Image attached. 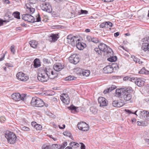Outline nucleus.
Wrapping results in <instances>:
<instances>
[{
  "label": "nucleus",
  "instance_id": "1",
  "mask_svg": "<svg viewBox=\"0 0 149 149\" xmlns=\"http://www.w3.org/2000/svg\"><path fill=\"white\" fill-rule=\"evenodd\" d=\"M31 104L32 106L36 107H42L44 106L47 107L48 106L47 104L45 103L41 99L37 97L32 98Z\"/></svg>",
  "mask_w": 149,
  "mask_h": 149
},
{
  "label": "nucleus",
  "instance_id": "2",
  "mask_svg": "<svg viewBox=\"0 0 149 149\" xmlns=\"http://www.w3.org/2000/svg\"><path fill=\"white\" fill-rule=\"evenodd\" d=\"M5 137L7 139L9 143L14 144L17 139L16 135L13 132L7 131L5 133Z\"/></svg>",
  "mask_w": 149,
  "mask_h": 149
},
{
  "label": "nucleus",
  "instance_id": "3",
  "mask_svg": "<svg viewBox=\"0 0 149 149\" xmlns=\"http://www.w3.org/2000/svg\"><path fill=\"white\" fill-rule=\"evenodd\" d=\"M48 78L53 79L57 77V74L55 72L53 71L52 69L50 68L49 66L46 68L45 70L43 71Z\"/></svg>",
  "mask_w": 149,
  "mask_h": 149
},
{
  "label": "nucleus",
  "instance_id": "4",
  "mask_svg": "<svg viewBox=\"0 0 149 149\" xmlns=\"http://www.w3.org/2000/svg\"><path fill=\"white\" fill-rule=\"evenodd\" d=\"M132 92V89L131 87H129L125 89L123 93L122 97H123L124 100L126 101H129L132 98L131 93Z\"/></svg>",
  "mask_w": 149,
  "mask_h": 149
},
{
  "label": "nucleus",
  "instance_id": "5",
  "mask_svg": "<svg viewBox=\"0 0 149 149\" xmlns=\"http://www.w3.org/2000/svg\"><path fill=\"white\" fill-rule=\"evenodd\" d=\"M98 47L102 52L105 53L106 54L108 52H109V54H112L113 53L112 50L104 43H100L98 45Z\"/></svg>",
  "mask_w": 149,
  "mask_h": 149
},
{
  "label": "nucleus",
  "instance_id": "6",
  "mask_svg": "<svg viewBox=\"0 0 149 149\" xmlns=\"http://www.w3.org/2000/svg\"><path fill=\"white\" fill-rule=\"evenodd\" d=\"M131 81L134 82L138 86L141 87L143 86L146 81V79L143 78H137L132 77Z\"/></svg>",
  "mask_w": 149,
  "mask_h": 149
},
{
  "label": "nucleus",
  "instance_id": "7",
  "mask_svg": "<svg viewBox=\"0 0 149 149\" xmlns=\"http://www.w3.org/2000/svg\"><path fill=\"white\" fill-rule=\"evenodd\" d=\"M142 41L143 43L142 44L141 49L145 52L149 51V37L143 38Z\"/></svg>",
  "mask_w": 149,
  "mask_h": 149
},
{
  "label": "nucleus",
  "instance_id": "8",
  "mask_svg": "<svg viewBox=\"0 0 149 149\" xmlns=\"http://www.w3.org/2000/svg\"><path fill=\"white\" fill-rule=\"evenodd\" d=\"M41 8L43 10L48 13H51L52 11L51 5L47 2H43L40 6Z\"/></svg>",
  "mask_w": 149,
  "mask_h": 149
},
{
  "label": "nucleus",
  "instance_id": "9",
  "mask_svg": "<svg viewBox=\"0 0 149 149\" xmlns=\"http://www.w3.org/2000/svg\"><path fill=\"white\" fill-rule=\"evenodd\" d=\"M11 97L14 100L17 101L22 100H24L25 97L24 94H22L20 95L19 93H15L13 94L11 96Z\"/></svg>",
  "mask_w": 149,
  "mask_h": 149
},
{
  "label": "nucleus",
  "instance_id": "10",
  "mask_svg": "<svg viewBox=\"0 0 149 149\" xmlns=\"http://www.w3.org/2000/svg\"><path fill=\"white\" fill-rule=\"evenodd\" d=\"M67 41L68 43L71 44L72 46H74L77 41L79 39L78 37L72 36V35H69L67 37Z\"/></svg>",
  "mask_w": 149,
  "mask_h": 149
},
{
  "label": "nucleus",
  "instance_id": "11",
  "mask_svg": "<svg viewBox=\"0 0 149 149\" xmlns=\"http://www.w3.org/2000/svg\"><path fill=\"white\" fill-rule=\"evenodd\" d=\"M69 60L70 62L74 64H76L79 61V58L78 55L76 54H72L69 57Z\"/></svg>",
  "mask_w": 149,
  "mask_h": 149
},
{
  "label": "nucleus",
  "instance_id": "12",
  "mask_svg": "<svg viewBox=\"0 0 149 149\" xmlns=\"http://www.w3.org/2000/svg\"><path fill=\"white\" fill-rule=\"evenodd\" d=\"M17 78L19 80L25 81L29 79V77L22 72H19L16 74Z\"/></svg>",
  "mask_w": 149,
  "mask_h": 149
},
{
  "label": "nucleus",
  "instance_id": "13",
  "mask_svg": "<svg viewBox=\"0 0 149 149\" xmlns=\"http://www.w3.org/2000/svg\"><path fill=\"white\" fill-rule=\"evenodd\" d=\"M22 18L23 20L30 23H33L35 22V18L31 14H26L23 15Z\"/></svg>",
  "mask_w": 149,
  "mask_h": 149
},
{
  "label": "nucleus",
  "instance_id": "14",
  "mask_svg": "<svg viewBox=\"0 0 149 149\" xmlns=\"http://www.w3.org/2000/svg\"><path fill=\"white\" fill-rule=\"evenodd\" d=\"M48 76L45 74L43 71L41 73H39L38 75V79L39 81L42 82H45L47 81L48 79Z\"/></svg>",
  "mask_w": 149,
  "mask_h": 149
},
{
  "label": "nucleus",
  "instance_id": "15",
  "mask_svg": "<svg viewBox=\"0 0 149 149\" xmlns=\"http://www.w3.org/2000/svg\"><path fill=\"white\" fill-rule=\"evenodd\" d=\"M33 5H31L29 3H27L25 4V8L27 13L31 15L34 13L35 9L33 8Z\"/></svg>",
  "mask_w": 149,
  "mask_h": 149
},
{
  "label": "nucleus",
  "instance_id": "16",
  "mask_svg": "<svg viewBox=\"0 0 149 149\" xmlns=\"http://www.w3.org/2000/svg\"><path fill=\"white\" fill-rule=\"evenodd\" d=\"M60 98L63 103L66 104L69 103V98L68 94L66 93L61 94L60 96Z\"/></svg>",
  "mask_w": 149,
  "mask_h": 149
},
{
  "label": "nucleus",
  "instance_id": "17",
  "mask_svg": "<svg viewBox=\"0 0 149 149\" xmlns=\"http://www.w3.org/2000/svg\"><path fill=\"white\" fill-rule=\"evenodd\" d=\"M113 67H115L113 64L107 66L103 68L104 72L106 74L111 73L113 71Z\"/></svg>",
  "mask_w": 149,
  "mask_h": 149
},
{
  "label": "nucleus",
  "instance_id": "18",
  "mask_svg": "<svg viewBox=\"0 0 149 149\" xmlns=\"http://www.w3.org/2000/svg\"><path fill=\"white\" fill-rule=\"evenodd\" d=\"M98 101L100 107L106 106L108 104L107 100L103 97H99L98 98Z\"/></svg>",
  "mask_w": 149,
  "mask_h": 149
},
{
  "label": "nucleus",
  "instance_id": "19",
  "mask_svg": "<svg viewBox=\"0 0 149 149\" xmlns=\"http://www.w3.org/2000/svg\"><path fill=\"white\" fill-rule=\"evenodd\" d=\"M76 47L79 50H82L86 47V45L83 42H81L79 38L76 43Z\"/></svg>",
  "mask_w": 149,
  "mask_h": 149
},
{
  "label": "nucleus",
  "instance_id": "20",
  "mask_svg": "<svg viewBox=\"0 0 149 149\" xmlns=\"http://www.w3.org/2000/svg\"><path fill=\"white\" fill-rule=\"evenodd\" d=\"M64 68V66L62 65L61 63H56L53 66L54 70L56 71H60Z\"/></svg>",
  "mask_w": 149,
  "mask_h": 149
},
{
  "label": "nucleus",
  "instance_id": "21",
  "mask_svg": "<svg viewBox=\"0 0 149 149\" xmlns=\"http://www.w3.org/2000/svg\"><path fill=\"white\" fill-rule=\"evenodd\" d=\"M125 89L124 88H120L119 89H116V96L117 97H122L125 91Z\"/></svg>",
  "mask_w": 149,
  "mask_h": 149
},
{
  "label": "nucleus",
  "instance_id": "22",
  "mask_svg": "<svg viewBox=\"0 0 149 149\" xmlns=\"http://www.w3.org/2000/svg\"><path fill=\"white\" fill-rule=\"evenodd\" d=\"M109 52H108L107 54H106L107 56H109L110 57L109 58L107 59V60L111 62H113L117 60V57L116 56H113V52L112 53V54H109Z\"/></svg>",
  "mask_w": 149,
  "mask_h": 149
},
{
  "label": "nucleus",
  "instance_id": "23",
  "mask_svg": "<svg viewBox=\"0 0 149 149\" xmlns=\"http://www.w3.org/2000/svg\"><path fill=\"white\" fill-rule=\"evenodd\" d=\"M31 125L37 130H41L42 129V126L40 125L37 124L36 122H32Z\"/></svg>",
  "mask_w": 149,
  "mask_h": 149
},
{
  "label": "nucleus",
  "instance_id": "24",
  "mask_svg": "<svg viewBox=\"0 0 149 149\" xmlns=\"http://www.w3.org/2000/svg\"><path fill=\"white\" fill-rule=\"evenodd\" d=\"M116 88V86L115 85H112L109 88L105 90L103 92V93L104 94L109 93L111 92L114 89H115Z\"/></svg>",
  "mask_w": 149,
  "mask_h": 149
},
{
  "label": "nucleus",
  "instance_id": "25",
  "mask_svg": "<svg viewBox=\"0 0 149 149\" xmlns=\"http://www.w3.org/2000/svg\"><path fill=\"white\" fill-rule=\"evenodd\" d=\"M29 44L31 47L35 48L37 47L38 42L35 40H32L29 42Z\"/></svg>",
  "mask_w": 149,
  "mask_h": 149
},
{
  "label": "nucleus",
  "instance_id": "26",
  "mask_svg": "<svg viewBox=\"0 0 149 149\" xmlns=\"http://www.w3.org/2000/svg\"><path fill=\"white\" fill-rule=\"evenodd\" d=\"M87 125L86 123L83 122L79 123L77 124V127L79 129H82L83 128L87 126Z\"/></svg>",
  "mask_w": 149,
  "mask_h": 149
},
{
  "label": "nucleus",
  "instance_id": "27",
  "mask_svg": "<svg viewBox=\"0 0 149 149\" xmlns=\"http://www.w3.org/2000/svg\"><path fill=\"white\" fill-rule=\"evenodd\" d=\"M33 65L35 68H37L40 65V60L38 58H36L33 61Z\"/></svg>",
  "mask_w": 149,
  "mask_h": 149
},
{
  "label": "nucleus",
  "instance_id": "28",
  "mask_svg": "<svg viewBox=\"0 0 149 149\" xmlns=\"http://www.w3.org/2000/svg\"><path fill=\"white\" fill-rule=\"evenodd\" d=\"M58 38L57 35L52 34L50 37L49 40L51 41L55 42L57 40Z\"/></svg>",
  "mask_w": 149,
  "mask_h": 149
},
{
  "label": "nucleus",
  "instance_id": "29",
  "mask_svg": "<svg viewBox=\"0 0 149 149\" xmlns=\"http://www.w3.org/2000/svg\"><path fill=\"white\" fill-rule=\"evenodd\" d=\"M90 110L91 112L94 114H96L97 113L98 109L95 107H92L90 108Z\"/></svg>",
  "mask_w": 149,
  "mask_h": 149
},
{
  "label": "nucleus",
  "instance_id": "30",
  "mask_svg": "<svg viewBox=\"0 0 149 149\" xmlns=\"http://www.w3.org/2000/svg\"><path fill=\"white\" fill-rule=\"evenodd\" d=\"M125 104L124 100H118V104L115 105V107H120L123 106Z\"/></svg>",
  "mask_w": 149,
  "mask_h": 149
},
{
  "label": "nucleus",
  "instance_id": "31",
  "mask_svg": "<svg viewBox=\"0 0 149 149\" xmlns=\"http://www.w3.org/2000/svg\"><path fill=\"white\" fill-rule=\"evenodd\" d=\"M148 112L147 111L143 110L142 109L141 110L139 111L140 115L143 118H145L146 115V114H147Z\"/></svg>",
  "mask_w": 149,
  "mask_h": 149
},
{
  "label": "nucleus",
  "instance_id": "32",
  "mask_svg": "<svg viewBox=\"0 0 149 149\" xmlns=\"http://www.w3.org/2000/svg\"><path fill=\"white\" fill-rule=\"evenodd\" d=\"M69 108V109L72 111V112L74 113L78 112V111L77 110L78 107H77L73 105L70 107Z\"/></svg>",
  "mask_w": 149,
  "mask_h": 149
},
{
  "label": "nucleus",
  "instance_id": "33",
  "mask_svg": "<svg viewBox=\"0 0 149 149\" xmlns=\"http://www.w3.org/2000/svg\"><path fill=\"white\" fill-rule=\"evenodd\" d=\"M139 73L141 74H149V71L146 70L145 68L143 67L139 72Z\"/></svg>",
  "mask_w": 149,
  "mask_h": 149
},
{
  "label": "nucleus",
  "instance_id": "34",
  "mask_svg": "<svg viewBox=\"0 0 149 149\" xmlns=\"http://www.w3.org/2000/svg\"><path fill=\"white\" fill-rule=\"evenodd\" d=\"M42 149H51V146L49 144L47 143L43 144L42 146Z\"/></svg>",
  "mask_w": 149,
  "mask_h": 149
},
{
  "label": "nucleus",
  "instance_id": "35",
  "mask_svg": "<svg viewBox=\"0 0 149 149\" xmlns=\"http://www.w3.org/2000/svg\"><path fill=\"white\" fill-rule=\"evenodd\" d=\"M88 13V11L85 10L81 9L78 11V15H86Z\"/></svg>",
  "mask_w": 149,
  "mask_h": 149
},
{
  "label": "nucleus",
  "instance_id": "36",
  "mask_svg": "<svg viewBox=\"0 0 149 149\" xmlns=\"http://www.w3.org/2000/svg\"><path fill=\"white\" fill-rule=\"evenodd\" d=\"M90 74V71L88 70H85L82 72V74L83 76H88Z\"/></svg>",
  "mask_w": 149,
  "mask_h": 149
},
{
  "label": "nucleus",
  "instance_id": "37",
  "mask_svg": "<svg viewBox=\"0 0 149 149\" xmlns=\"http://www.w3.org/2000/svg\"><path fill=\"white\" fill-rule=\"evenodd\" d=\"M94 50L96 54L100 56L102 55V51L98 47L95 48Z\"/></svg>",
  "mask_w": 149,
  "mask_h": 149
},
{
  "label": "nucleus",
  "instance_id": "38",
  "mask_svg": "<svg viewBox=\"0 0 149 149\" xmlns=\"http://www.w3.org/2000/svg\"><path fill=\"white\" fill-rule=\"evenodd\" d=\"M13 15L15 17L18 19H19L20 18V13L17 11L13 13Z\"/></svg>",
  "mask_w": 149,
  "mask_h": 149
},
{
  "label": "nucleus",
  "instance_id": "39",
  "mask_svg": "<svg viewBox=\"0 0 149 149\" xmlns=\"http://www.w3.org/2000/svg\"><path fill=\"white\" fill-rule=\"evenodd\" d=\"M63 134L66 136H69L70 138L72 137V135L70 132L68 131H66L63 132Z\"/></svg>",
  "mask_w": 149,
  "mask_h": 149
},
{
  "label": "nucleus",
  "instance_id": "40",
  "mask_svg": "<svg viewBox=\"0 0 149 149\" xmlns=\"http://www.w3.org/2000/svg\"><path fill=\"white\" fill-rule=\"evenodd\" d=\"M76 77L72 76H69L65 78L66 80L68 81H71L76 79Z\"/></svg>",
  "mask_w": 149,
  "mask_h": 149
},
{
  "label": "nucleus",
  "instance_id": "41",
  "mask_svg": "<svg viewBox=\"0 0 149 149\" xmlns=\"http://www.w3.org/2000/svg\"><path fill=\"white\" fill-rule=\"evenodd\" d=\"M145 122L144 121H138L137 122V125L138 126H144V124H146V123H145Z\"/></svg>",
  "mask_w": 149,
  "mask_h": 149
},
{
  "label": "nucleus",
  "instance_id": "42",
  "mask_svg": "<svg viewBox=\"0 0 149 149\" xmlns=\"http://www.w3.org/2000/svg\"><path fill=\"white\" fill-rule=\"evenodd\" d=\"M125 111H126L127 113H129V114L132 113V114H134L136 115V116H137L136 114V112L138 111V110L136 111L134 113L131 112V111H130V110H128V109H125Z\"/></svg>",
  "mask_w": 149,
  "mask_h": 149
},
{
  "label": "nucleus",
  "instance_id": "43",
  "mask_svg": "<svg viewBox=\"0 0 149 149\" xmlns=\"http://www.w3.org/2000/svg\"><path fill=\"white\" fill-rule=\"evenodd\" d=\"M29 2V3L31 5H33V4L36 3L37 2V0H28Z\"/></svg>",
  "mask_w": 149,
  "mask_h": 149
},
{
  "label": "nucleus",
  "instance_id": "44",
  "mask_svg": "<svg viewBox=\"0 0 149 149\" xmlns=\"http://www.w3.org/2000/svg\"><path fill=\"white\" fill-rule=\"evenodd\" d=\"M91 42L95 43H97L99 42V40L98 38H93Z\"/></svg>",
  "mask_w": 149,
  "mask_h": 149
},
{
  "label": "nucleus",
  "instance_id": "45",
  "mask_svg": "<svg viewBox=\"0 0 149 149\" xmlns=\"http://www.w3.org/2000/svg\"><path fill=\"white\" fill-rule=\"evenodd\" d=\"M36 20L35 21L36 22H40L41 20V18L40 17V16L39 14H38L36 16Z\"/></svg>",
  "mask_w": 149,
  "mask_h": 149
},
{
  "label": "nucleus",
  "instance_id": "46",
  "mask_svg": "<svg viewBox=\"0 0 149 149\" xmlns=\"http://www.w3.org/2000/svg\"><path fill=\"white\" fill-rule=\"evenodd\" d=\"M89 126L88 125L87 126L82 128V129H79L80 130H82L83 131H86L88 130L89 129Z\"/></svg>",
  "mask_w": 149,
  "mask_h": 149
},
{
  "label": "nucleus",
  "instance_id": "47",
  "mask_svg": "<svg viewBox=\"0 0 149 149\" xmlns=\"http://www.w3.org/2000/svg\"><path fill=\"white\" fill-rule=\"evenodd\" d=\"M21 129L24 131H29V128L26 127L24 126L21 127Z\"/></svg>",
  "mask_w": 149,
  "mask_h": 149
},
{
  "label": "nucleus",
  "instance_id": "48",
  "mask_svg": "<svg viewBox=\"0 0 149 149\" xmlns=\"http://www.w3.org/2000/svg\"><path fill=\"white\" fill-rule=\"evenodd\" d=\"M144 138L146 141L147 142L149 143V134L145 136Z\"/></svg>",
  "mask_w": 149,
  "mask_h": 149
},
{
  "label": "nucleus",
  "instance_id": "49",
  "mask_svg": "<svg viewBox=\"0 0 149 149\" xmlns=\"http://www.w3.org/2000/svg\"><path fill=\"white\" fill-rule=\"evenodd\" d=\"M70 143V146L72 147L74 146H76L77 147H78L79 145L78 143L73 142H71Z\"/></svg>",
  "mask_w": 149,
  "mask_h": 149
},
{
  "label": "nucleus",
  "instance_id": "50",
  "mask_svg": "<svg viewBox=\"0 0 149 149\" xmlns=\"http://www.w3.org/2000/svg\"><path fill=\"white\" fill-rule=\"evenodd\" d=\"M132 78V77L131 78L127 76L125 77L123 79L124 81H126L127 80H129L130 81H131L132 79H131Z\"/></svg>",
  "mask_w": 149,
  "mask_h": 149
},
{
  "label": "nucleus",
  "instance_id": "51",
  "mask_svg": "<svg viewBox=\"0 0 149 149\" xmlns=\"http://www.w3.org/2000/svg\"><path fill=\"white\" fill-rule=\"evenodd\" d=\"M106 25V22H103L101 23L100 24V28H103L105 27Z\"/></svg>",
  "mask_w": 149,
  "mask_h": 149
},
{
  "label": "nucleus",
  "instance_id": "52",
  "mask_svg": "<svg viewBox=\"0 0 149 149\" xmlns=\"http://www.w3.org/2000/svg\"><path fill=\"white\" fill-rule=\"evenodd\" d=\"M92 38L91 36H88L86 37L87 40L89 42L92 41Z\"/></svg>",
  "mask_w": 149,
  "mask_h": 149
},
{
  "label": "nucleus",
  "instance_id": "53",
  "mask_svg": "<svg viewBox=\"0 0 149 149\" xmlns=\"http://www.w3.org/2000/svg\"><path fill=\"white\" fill-rule=\"evenodd\" d=\"M106 25H108L109 27H111L112 26L113 24L112 23L110 22H106Z\"/></svg>",
  "mask_w": 149,
  "mask_h": 149
},
{
  "label": "nucleus",
  "instance_id": "54",
  "mask_svg": "<svg viewBox=\"0 0 149 149\" xmlns=\"http://www.w3.org/2000/svg\"><path fill=\"white\" fill-rule=\"evenodd\" d=\"M118 100H114L113 101V103H112V104H113V105L114 107H115L116 105H117V104L118 103Z\"/></svg>",
  "mask_w": 149,
  "mask_h": 149
},
{
  "label": "nucleus",
  "instance_id": "55",
  "mask_svg": "<svg viewBox=\"0 0 149 149\" xmlns=\"http://www.w3.org/2000/svg\"><path fill=\"white\" fill-rule=\"evenodd\" d=\"M146 120L149 121V112H148L147 114H146V115L144 118Z\"/></svg>",
  "mask_w": 149,
  "mask_h": 149
},
{
  "label": "nucleus",
  "instance_id": "56",
  "mask_svg": "<svg viewBox=\"0 0 149 149\" xmlns=\"http://www.w3.org/2000/svg\"><path fill=\"white\" fill-rule=\"evenodd\" d=\"M132 58L133 59L134 61L136 63L137 62V59L138 58L135 57L134 56H132Z\"/></svg>",
  "mask_w": 149,
  "mask_h": 149
},
{
  "label": "nucleus",
  "instance_id": "57",
  "mask_svg": "<svg viewBox=\"0 0 149 149\" xmlns=\"http://www.w3.org/2000/svg\"><path fill=\"white\" fill-rule=\"evenodd\" d=\"M10 50L11 52L14 53L15 52V49H14V46L13 45H12L10 48Z\"/></svg>",
  "mask_w": 149,
  "mask_h": 149
},
{
  "label": "nucleus",
  "instance_id": "58",
  "mask_svg": "<svg viewBox=\"0 0 149 149\" xmlns=\"http://www.w3.org/2000/svg\"><path fill=\"white\" fill-rule=\"evenodd\" d=\"M80 143L81 144V149H85V146L84 145L81 143Z\"/></svg>",
  "mask_w": 149,
  "mask_h": 149
},
{
  "label": "nucleus",
  "instance_id": "59",
  "mask_svg": "<svg viewBox=\"0 0 149 149\" xmlns=\"http://www.w3.org/2000/svg\"><path fill=\"white\" fill-rule=\"evenodd\" d=\"M42 61L44 63H48V60L47 58H43Z\"/></svg>",
  "mask_w": 149,
  "mask_h": 149
},
{
  "label": "nucleus",
  "instance_id": "60",
  "mask_svg": "<svg viewBox=\"0 0 149 149\" xmlns=\"http://www.w3.org/2000/svg\"><path fill=\"white\" fill-rule=\"evenodd\" d=\"M50 138L52 139L54 141H56L57 140V139L55 138H54L53 137V136L52 135H49L48 136Z\"/></svg>",
  "mask_w": 149,
  "mask_h": 149
},
{
  "label": "nucleus",
  "instance_id": "61",
  "mask_svg": "<svg viewBox=\"0 0 149 149\" xmlns=\"http://www.w3.org/2000/svg\"><path fill=\"white\" fill-rule=\"evenodd\" d=\"M62 126H63V127H61V125H59V127L60 129H63L65 128V125L64 124H63V125H62Z\"/></svg>",
  "mask_w": 149,
  "mask_h": 149
},
{
  "label": "nucleus",
  "instance_id": "62",
  "mask_svg": "<svg viewBox=\"0 0 149 149\" xmlns=\"http://www.w3.org/2000/svg\"><path fill=\"white\" fill-rule=\"evenodd\" d=\"M67 143L66 142H63L62 145L63 146L64 148L67 145Z\"/></svg>",
  "mask_w": 149,
  "mask_h": 149
},
{
  "label": "nucleus",
  "instance_id": "63",
  "mask_svg": "<svg viewBox=\"0 0 149 149\" xmlns=\"http://www.w3.org/2000/svg\"><path fill=\"white\" fill-rule=\"evenodd\" d=\"M119 34V32H117L114 33V36L115 37H117L118 36Z\"/></svg>",
  "mask_w": 149,
  "mask_h": 149
},
{
  "label": "nucleus",
  "instance_id": "64",
  "mask_svg": "<svg viewBox=\"0 0 149 149\" xmlns=\"http://www.w3.org/2000/svg\"><path fill=\"white\" fill-rule=\"evenodd\" d=\"M4 22V21L0 19V26L3 25Z\"/></svg>",
  "mask_w": 149,
  "mask_h": 149
}]
</instances>
